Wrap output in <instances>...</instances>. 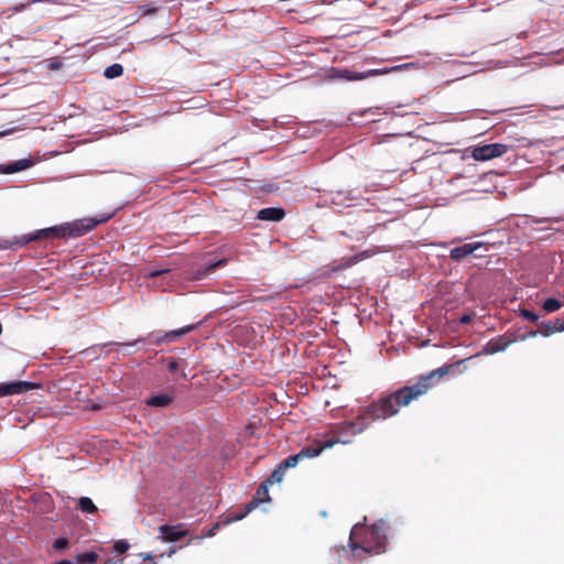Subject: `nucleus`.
I'll use <instances>...</instances> for the list:
<instances>
[{
  "label": "nucleus",
  "instance_id": "f257e3e1",
  "mask_svg": "<svg viewBox=\"0 0 564 564\" xmlns=\"http://www.w3.org/2000/svg\"><path fill=\"white\" fill-rule=\"evenodd\" d=\"M447 372L448 367L444 366L420 376L415 383L404 386L362 408L355 420L344 422L337 427L334 435L314 441L303 447L299 453L290 455L286 458H314L318 456L323 449L329 448L337 443H349L351 436L364 432L372 422L387 420L398 414L401 406H406L412 401L426 394Z\"/></svg>",
  "mask_w": 564,
  "mask_h": 564
},
{
  "label": "nucleus",
  "instance_id": "f03ea898",
  "mask_svg": "<svg viewBox=\"0 0 564 564\" xmlns=\"http://www.w3.org/2000/svg\"><path fill=\"white\" fill-rule=\"evenodd\" d=\"M108 218L95 219V218H83L73 223H66L63 225L36 230L32 234L22 236L17 243L25 246L31 241L50 238H66V237H80L91 231L98 224L106 221Z\"/></svg>",
  "mask_w": 564,
  "mask_h": 564
},
{
  "label": "nucleus",
  "instance_id": "7ed1b4c3",
  "mask_svg": "<svg viewBox=\"0 0 564 564\" xmlns=\"http://www.w3.org/2000/svg\"><path fill=\"white\" fill-rule=\"evenodd\" d=\"M389 527L382 519L371 527L355 525L350 533V546L352 551L361 550L366 553H381L387 545V531Z\"/></svg>",
  "mask_w": 564,
  "mask_h": 564
},
{
  "label": "nucleus",
  "instance_id": "20e7f679",
  "mask_svg": "<svg viewBox=\"0 0 564 564\" xmlns=\"http://www.w3.org/2000/svg\"><path fill=\"white\" fill-rule=\"evenodd\" d=\"M386 73H388V70L368 69L366 72H356V70H350L348 68L332 67L328 70L327 77L329 79L355 82V80H364L369 77L378 76V75L386 74Z\"/></svg>",
  "mask_w": 564,
  "mask_h": 564
},
{
  "label": "nucleus",
  "instance_id": "39448f33",
  "mask_svg": "<svg viewBox=\"0 0 564 564\" xmlns=\"http://www.w3.org/2000/svg\"><path fill=\"white\" fill-rule=\"evenodd\" d=\"M511 147L503 143H490L474 148L471 156L476 161H488L506 154Z\"/></svg>",
  "mask_w": 564,
  "mask_h": 564
},
{
  "label": "nucleus",
  "instance_id": "423d86ee",
  "mask_svg": "<svg viewBox=\"0 0 564 564\" xmlns=\"http://www.w3.org/2000/svg\"><path fill=\"white\" fill-rule=\"evenodd\" d=\"M195 328H196V325L192 324V325H187L182 328H178V329L166 332L162 335L152 333L149 335V337L153 338V343L155 345H161L163 343H174V341L178 340L182 336L194 330Z\"/></svg>",
  "mask_w": 564,
  "mask_h": 564
},
{
  "label": "nucleus",
  "instance_id": "0eeeda50",
  "mask_svg": "<svg viewBox=\"0 0 564 564\" xmlns=\"http://www.w3.org/2000/svg\"><path fill=\"white\" fill-rule=\"evenodd\" d=\"M35 388L30 381H14L0 383V398L13 394H21Z\"/></svg>",
  "mask_w": 564,
  "mask_h": 564
},
{
  "label": "nucleus",
  "instance_id": "6e6552de",
  "mask_svg": "<svg viewBox=\"0 0 564 564\" xmlns=\"http://www.w3.org/2000/svg\"><path fill=\"white\" fill-rule=\"evenodd\" d=\"M269 484L265 480L261 482L259 488L257 489L256 495L252 499L247 503V512H251L257 509L263 502H270L271 498L269 495Z\"/></svg>",
  "mask_w": 564,
  "mask_h": 564
},
{
  "label": "nucleus",
  "instance_id": "1a4fd4ad",
  "mask_svg": "<svg viewBox=\"0 0 564 564\" xmlns=\"http://www.w3.org/2000/svg\"><path fill=\"white\" fill-rule=\"evenodd\" d=\"M482 247L484 242L480 241L465 243L463 246L453 248L449 252V257L454 261H460Z\"/></svg>",
  "mask_w": 564,
  "mask_h": 564
},
{
  "label": "nucleus",
  "instance_id": "9d476101",
  "mask_svg": "<svg viewBox=\"0 0 564 564\" xmlns=\"http://www.w3.org/2000/svg\"><path fill=\"white\" fill-rule=\"evenodd\" d=\"M227 262L228 261L225 258L216 260V261H209V262L205 263L204 265L197 268L193 272V279L203 280V279L207 278L209 274L214 273L216 271V269L225 267L227 264Z\"/></svg>",
  "mask_w": 564,
  "mask_h": 564
},
{
  "label": "nucleus",
  "instance_id": "9b49d317",
  "mask_svg": "<svg viewBox=\"0 0 564 564\" xmlns=\"http://www.w3.org/2000/svg\"><path fill=\"white\" fill-rule=\"evenodd\" d=\"M513 341L505 335L490 339L484 347L481 354L492 355L506 350V348Z\"/></svg>",
  "mask_w": 564,
  "mask_h": 564
},
{
  "label": "nucleus",
  "instance_id": "f8f14e48",
  "mask_svg": "<svg viewBox=\"0 0 564 564\" xmlns=\"http://www.w3.org/2000/svg\"><path fill=\"white\" fill-rule=\"evenodd\" d=\"M299 460H283L265 479L270 486L280 484L283 480L284 474L289 468L295 467Z\"/></svg>",
  "mask_w": 564,
  "mask_h": 564
},
{
  "label": "nucleus",
  "instance_id": "ddd939ff",
  "mask_svg": "<svg viewBox=\"0 0 564 564\" xmlns=\"http://www.w3.org/2000/svg\"><path fill=\"white\" fill-rule=\"evenodd\" d=\"M375 253H376L375 250H365L355 256H351L348 258H343L340 260V262L338 263V265L335 268V270H345L347 268H350V267L355 265L356 263H358L359 261L372 257Z\"/></svg>",
  "mask_w": 564,
  "mask_h": 564
},
{
  "label": "nucleus",
  "instance_id": "4468645a",
  "mask_svg": "<svg viewBox=\"0 0 564 564\" xmlns=\"http://www.w3.org/2000/svg\"><path fill=\"white\" fill-rule=\"evenodd\" d=\"M181 525L164 524L160 527V532L165 541L176 542L186 535V531L180 530Z\"/></svg>",
  "mask_w": 564,
  "mask_h": 564
},
{
  "label": "nucleus",
  "instance_id": "2eb2a0df",
  "mask_svg": "<svg viewBox=\"0 0 564 564\" xmlns=\"http://www.w3.org/2000/svg\"><path fill=\"white\" fill-rule=\"evenodd\" d=\"M285 212L280 207H267L258 212L257 218L267 221H280L284 218Z\"/></svg>",
  "mask_w": 564,
  "mask_h": 564
},
{
  "label": "nucleus",
  "instance_id": "dca6fc26",
  "mask_svg": "<svg viewBox=\"0 0 564 564\" xmlns=\"http://www.w3.org/2000/svg\"><path fill=\"white\" fill-rule=\"evenodd\" d=\"M173 399H174V394L172 392L171 393H161V394L150 397L145 401V403H147V405L153 406V408H166L172 403Z\"/></svg>",
  "mask_w": 564,
  "mask_h": 564
},
{
  "label": "nucleus",
  "instance_id": "f3484780",
  "mask_svg": "<svg viewBox=\"0 0 564 564\" xmlns=\"http://www.w3.org/2000/svg\"><path fill=\"white\" fill-rule=\"evenodd\" d=\"M540 328L544 336H549L556 332H564V321L557 318L554 322L547 321L540 324Z\"/></svg>",
  "mask_w": 564,
  "mask_h": 564
},
{
  "label": "nucleus",
  "instance_id": "a211bd4d",
  "mask_svg": "<svg viewBox=\"0 0 564 564\" xmlns=\"http://www.w3.org/2000/svg\"><path fill=\"white\" fill-rule=\"evenodd\" d=\"M31 165H32V161L31 160L22 159V160H18V161H14L12 163L7 164L2 169V172L7 173V174H12V173H15V172L23 171V170L30 167Z\"/></svg>",
  "mask_w": 564,
  "mask_h": 564
},
{
  "label": "nucleus",
  "instance_id": "6ab92c4d",
  "mask_svg": "<svg viewBox=\"0 0 564 564\" xmlns=\"http://www.w3.org/2000/svg\"><path fill=\"white\" fill-rule=\"evenodd\" d=\"M144 340V338H138L133 341H130V343H117V341H112V343H107V344H104L102 347H108V346H118L119 347V351L123 352L124 355H130L133 352V348L134 346L138 344V343H142Z\"/></svg>",
  "mask_w": 564,
  "mask_h": 564
},
{
  "label": "nucleus",
  "instance_id": "aec40b11",
  "mask_svg": "<svg viewBox=\"0 0 564 564\" xmlns=\"http://www.w3.org/2000/svg\"><path fill=\"white\" fill-rule=\"evenodd\" d=\"M123 73V67L121 64H112L110 66H108L105 72H104V75L109 78V79H113V78H117V77H120Z\"/></svg>",
  "mask_w": 564,
  "mask_h": 564
},
{
  "label": "nucleus",
  "instance_id": "412c9836",
  "mask_svg": "<svg viewBox=\"0 0 564 564\" xmlns=\"http://www.w3.org/2000/svg\"><path fill=\"white\" fill-rule=\"evenodd\" d=\"M78 507L83 512H87V513H94L97 511V507L95 506L93 500L88 497H82L78 500Z\"/></svg>",
  "mask_w": 564,
  "mask_h": 564
},
{
  "label": "nucleus",
  "instance_id": "4be33fe9",
  "mask_svg": "<svg viewBox=\"0 0 564 564\" xmlns=\"http://www.w3.org/2000/svg\"><path fill=\"white\" fill-rule=\"evenodd\" d=\"M562 302L555 297H549L544 301L542 307L546 313H553L562 307Z\"/></svg>",
  "mask_w": 564,
  "mask_h": 564
},
{
  "label": "nucleus",
  "instance_id": "5701e85b",
  "mask_svg": "<svg viewBox=\"0 0 564 564\" xmlns=\"http://www.w3.org/2000/svg\"><path fill=\"white\" fill-rule=\"evenodd\" d=\"M97 560L98 554L96 552H85L76 556V561L79 564H94Z\"/></svg>",
  "mask_w": 564,
  "mask_h": 564
},
{
  "label": "nucleus",
  "instance_id": "b1692460",
  "mask_svg": "<svg viewBox=\"0 0 564 564\" xmlns=\"http://www.w3.org/2000/svg\"><path fill=\"white\" fill-rule=\"evenodd\" d=\"M250 512H247V503L243 507V511L242 512H232V513H229L225 520H223V523L224 524H229L231 522H236V521H240L242 520L247 514H249Z\"/></svg>",
  "mask_w": 564,
  "mask_h": 564
},
{
  "label": "nucleus",
  "instance_id": "393cba45",
  "mask_svg": "<svg viewBox=\"0 0 564 564\" xmlns=\"http://www.w3.org/2000/svg\"><path fill=\"white\" fill-rule=\"evenodd\" d=\"M69 546V541L66 538H58L53 543V549L56 552H62Z\"/></svg>",
  "mask_w": 564,
  "mask_h": 564
},
{
  "label": "nucleus",
  "instance_id": "a878e982",
  "mask_svg": "<svg viewBox=\"0 0 564 564\" xmlns=\"http://www.w3.org/2000/svg\"><path fill=\"white\" fill-rule=\"evenodd\" d=\"M129 547L130 544L126 540H119L113 544V551L118 554L127 552Z\"/></svg>",
  "mask_w": 564,
  "mask_h": 564
},
{
  "label": "nucleus",
  "instance_id": "bb28decb",
  "mask_svg": "<svg viewBox=\"0 0 564 564\" xmlns=\"http://www.w3.org/2000/svg\"><path fill=\"white\" fill-rule=\"evenodd\" d=\"M521 316L529 321V322H536L539 319V316L536 313L532 312V311H529V310H522L521 311Z\"/></svg>",
  "mask_w": 564,
  "mask_h": 564
},
{
  "label": "nucleus",
  "instance_id": "cd10ccee",
  "mask_svg": "<svg viewBox=\"0 0 564 564\" xmlns=\"http://www.w3.org/2000/svg\"><path fill=\"white\" fill-rule=\"evenodd\" d=\"M417 66H419L417 63L412 62V63H406V64L394 66L391 68V70H400V69L412 68V67H417ZM387 70H388V73L390 72V69H387Z\"/></svg>",
  "mask_w": 564,
  "mask_h": 564
},
{
  "label": "nucleus",
  "instance_id": "c85d7f7f",
  "mask_svg": "<svg viewBox=\"0 0 564 564\" xmlns=\"http://www.w3.org/2000/svg\"><path fill=\"white\" fill-rule=\"evenodd\" d=\"M170 272V269H161V270H153V271H150L147 276L148 278H158V276H161L165 273H169Z\"/></svg>",
  "mask_w": 564,
  "mask_h": 564
},
{
  "label": "nucleus",
  "instance_id": "c756f323",
  "mask_svg": "<svg viewBox=\"0 0 564 564\" xmlns=\"http://www.w3.org/2000/svg\"><path fill=\"white\" fill-rule=\"evenodd\" d=\"M221 525H225V524L223 523V521H221V522H217V523H215V524L213 525V528L207 532V535H208V536H213V535H215V534H216V531H217V530H219Z\"/></svg>",
  "mask_w": 564,
  "mask_h": 564
},
{
  "label": "nucleus",
  "instance_id": "7c9ffc66",
  "mask_svg": "<svg viewBox=\"0 0 564 564\" xmlns=\"http://www.w3.org/2000/svg\"><path fill=\"white\" fill-rule=\"evenodd\" d=\"M167 369L171 372H175L178 369V362L175 359H171L167 364Z\"/></svg>",
  "mask_w": 564,
  "mask_h": 564
},
{
  "label": "nucleus",
  "instance_id": "2f4dec72",
  "mask_svg": "<svg viewBox=\"0 0 564 564\" xmlns=\"http://www.w3.org/2000/svg\"><path fill=\"white\" fill-rule=\"evenodd\" d=\"M470 321H471V316L467 315V314L460 316V318H459L460 324H468Z\"/></svg>",
  "mask_w": 564,
  "mask_h": 564
},
{
  "label": "nucleus",
  "instance_id": "473e14b6",
  "mask_svg": "<svg viewBox=\"0 0 564 564\" xmlns=\"http://www.w3.org/2000/svg\"><path fill=\"white\" fill-rule=\"evenodd\" d=\"M14 131V129H9V130H4V131H0V138L2 137H6L10 133H12Z\"/></svg>",
  "mask_w": 564,
  "mask_h": 564
},
{
  "label": "nucleus",
  "instance_id": "72a5a7b5",
  "mask_svg": "<svg viewBox=\"0 0 564 564\" xmlns=\"http://www.w3.org/2000/svg\"><path fill=\"white\" fill-rule=\"evenodd\" d=\"M246 431L247 433H249L250 435H253L254 434V426L253 425H248L246 427Z\"/></svg>",
  "mask_w": 564,
  "mask_h": 564
},
{
  "label": "nucleus",
  "instance_id": "f704fd0d",
  "mask_svg": "<svg viewBox=\"0 0 564 564\" xmlns=\"http://www.w3.org/2000/svg\"><path fill=\"white\" fill-rule=\"evenodd\" d=\"M536 334H538V332H536V330H532V332H530V333H529V335H528V336H529V337H535V336H536Z\"/></svg>",
  "mask_w": 564,
  "mask_h": 564
},
{
  "label": "nucleus",
  "instance_id": "c9c22d12",
  "mask_svg": "<svg viewBox=\"0 0 564 564\" xmlns=\"http://www.w3.org/2000/svg\"><path fill=\"white\" fill-rule=\"evenodd\" d=\"M104 564H116V562L112 558H108Z\"/></svg>",
  "mask_w": 564,
  "mask_h": 564
},
{
  "label": "nucleus",
  "instance_id": "e433bc0d",
  "mask_svg": "<svg viewBox=\"0 0 564 564\" xmlns=\"http://www.w3.org/2000/svg\"><path fill=\"white\" fill-rule=\"evenodd\" d=\"M147 12L148 13H153V12H155V9H149Z\"/></svg>",
  "mask_w": 564,
  "mask_h": 564
},
{
  "label": "nucleus",
  "instance_id": "4c0bfd02",
  "mask_svg": "<svg viewBox=\"0 0 564 564\" xmlns=\"http://www.w3.org/2000/svg\"><path fill=\"white\" fill-rule=\"evenodd\" d=\"M151 558H152V557H151V555H147V556L144 557V560H151Z\"/></svg>",
  "mask_w": 564,
  "mask_h": 564
},
{
  "label": "nucleus",
  "instance_id": "58836bf2",
  "mask_svg": "<svg viewBox=\"0 0 564 564\" xmlns=\"http://www.w3.org/2000/svg\"><path fill=\"white\" fill-rule=\"evenodd\" d=\"M182 377H183V378H186V377H187V376H186V373H185L184 371L182 372Z\"/></svg>",
  "mask_w": 564,
  "mask_h": 564
},
{
  "label": "nucleus",
  "instance_id": "ea45409f",
  "mask_svg": "<svg viewBox=\"0 0 564 564\" xmlns=\"http://www.w3.org/2000/svg\"><path fill=\"white\" fill-rule=\"evenodd\" d=\"M152 564H156V563L153 562Z\"/></svg>",
  "mask_w": 564,
  "mask_h": 564
}]
</instances>
